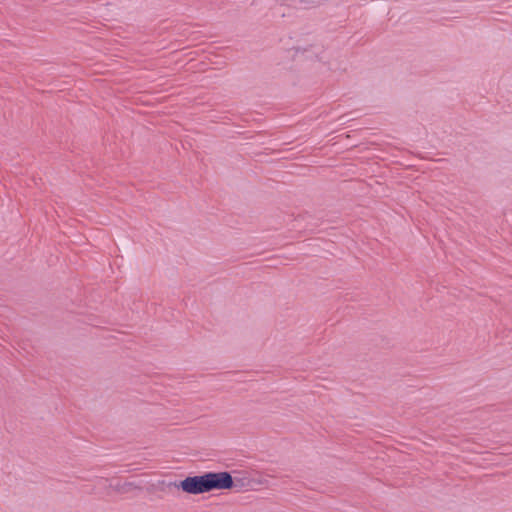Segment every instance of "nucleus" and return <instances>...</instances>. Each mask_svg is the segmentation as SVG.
Instances as JSON below:
<instances>
[{
    "mask_svg": "<svg viewBox=\"0 0 512 512\" xmlns=\"http://www.w3.org/2000/svg\"><path fill=\"white\" fill-rule=\"evenodd\" d=\"M188 494H202L211 490L230 489L233 479L228 472H208L199 476H189L176 485Z\"/></svg>",
    "mask_w": 512,
    "mask_h": 512,
    "instance_id": "1",
    "label": "nucleus"
},
{
    "mask_svg": "<svg viewBox=\"0 0 512 512\" xmlns=\"http://www.w3.org/2000/svg\"><path fill=\"white\" fill-rule=\"evenodd\" d=\"M110 487L113 488L116 492H119V493H126V492H129L131 491V489L133 488V484L130 483V482H117L115 484H110Z\"/></svg>",
    "mask_w": 512,
    "mask_h": 512,
    "instance_id": "2",
    "label": "nucleus"
}]
</instances>
